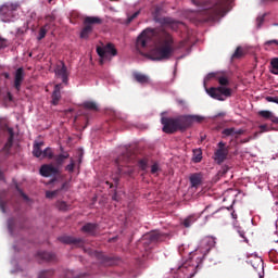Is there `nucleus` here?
I'll use <instances>...</instances> for the list:
<instances>
[{
    "label": "nucleus",
    "mask_w": 278,
    "mask_h": 278,
    "mask_svg": "<svg viewBox=\"0 0 278 278\" xmlns=\"http://www.w3.org/2000/svg\"><path fill=\"white\" fill-rule=\"evenodd\" d=\"M205 117L200 115H180L177 117H162L164 134H177V131H186L192 127L194 123H203Z\"/></svg>",
    "instance_id": "1"
},
{
    "label": "nucleus",
    "mask_w": 278,
    "mask_h": 278,
    "mask_svg": "<svg viewBox=\"0 0 278 278\" xmlns=\"http://www.w3.org/2000/svg\"><path fill=\"white\" fill-rule=\"evenodd\" d=\"M173 53H175V40L170 34H165L147 56L150 60L162 62V60H170Z\"/></svg>",
    "instance_id": "2"
},
{
    "label": "nucleus",
    "mask_w": 278,
    "mask_h": 278,
    "mask_svg": "<svg viewBox=\"0 0 278 278\" xmlns=\"http://www.w3.org/2000/svg\"><path fill=\"white\" fill-rule=\"evenodd\" d=\"M103 20L99 16H86L83 22V29L80 30V38L87 40L94 29L93 25H102Z\"/></svg>",
    "instance_id": "3"
},
{
    "label": "nucleus",
    "mask_w": 278,
    "mask_h": 278,
    "mask_svg": "<svg viewBox=\"0 0 278 278\" xmlns=\"http://www.w3.org/2000/svg\"><path fill=\"white\" fill-rule=\"evenodd\" d=\"M231 3H233V0H217L213 10L211 11V18L216 21V18L225 16V14L231 10Z\"/></svg>",
    "instance_id": "4"
},
{
    "label": "nucleus",
    "mask_w": 278,
    "mask_h": 278,
    "mask_svg": "<svg viewBox=\"0 0 278 278\" xmlns=\"http://www.w3.org/2000/svg\"><path fill=\"white\" fill-rule=\"evenodd\" d=\"M156 34H157V30L155 29H151V28L144 29L137 38L136 47L138 51H140V49H147V47H149L151 42H153V38H155Z\"/></svg>",
    "instance_id": "5"
},
{
    "label": "nucleus",
    "mask_w": 278,
    "mask_h": 278,
    "mask_svg": "<svg viewBox=\"0 0 278 278\" xmlns=\"http://www.w3.org/2000/svg\"><path fill=\"white\" fill-rule=\"evenodd\" d=\"M166 238H167L166 233L161 232L160 230H154L149 233H146L142 237L141 242H142L143 247H146V249H149V247H151V244H157L160 242H164V240H166Z\"/></svg>",
    "instance_id": "6"
},
{
    "label": "nucleus",
    "mask_w": 278,
    "mask_h": 278,
    "mask_svg": "<svg viewBox=\"0 0 278 278\" xmlns=\"http://www.w3.org/2000/svg\"><path fill=\"white\" fill-rule=\"evenodd\" d=\"M97 53L101 58L100 63L103 64L105 60H112L110 55L113 58L118 55V51L114 47V43H108L105 47H98L97 48Z\"/></svg>",
    "instance_id": "7"
},
{
    "label": "nucleus",
    "mask_w": 278,
    "mask_h": 278,
    "mask_svg": "<svg viewBox=\"0 0 278 278\" xmlns=\"http://www.w3.org/2000/svg\"><path fill=\"white\" fill-rule=\"evenodd\" d=\"M18 10V3L7 2L0 7V18L2 23H10L12 21V13Z\"/></svg>",
    "instance_id": "8"
},
{
    "label": "nucleus",
    "mask_w": 278,
    "mask_h": 278,
    "mask_svg": "<svg viewBox=\"0 0 278 278\" xmlns=\"http://www.w3.org/2000/svg\"><path fill=\"white\" fill-rule=\"evenodd\" d=\"M38 278H75V273L70 269H64L55 276V270L46 269L39 273Z\"/></svg>",
    "instance_id": "9"
},
{
    "label": "nucleus",
    "mask_w": 278,
    "mask_h": 278,
    "mask_svg": "<svg viewBox=\"0 0 278 278\" xmlns=\"http://www.w3.org/2000/svg\"><path fill=\"white\" fill-rule=\"evenodd\" d=\"M217 149L214 152V160L216 164H223L225 160H227V155H229V147L223 141H219L217 144Z\"/></svg>",
    "instance_id": "10"
},
{
    "label": "nucleus",
    "mask_w": 278,
    "mask_h": 278,
    "mask_svg": "<svg viewBox=\"0 0 278 278\" xmlns=\"http://www.w3.org/2000/svg\"><path fill=\"white\" fill-rule=\"evenodd\" d=\"M54 75L56 79H62L65 86H68V68L64 61H59L54 68Z\"/></svg>",
    "instance_id": "11"
},
{
    "label": "nucleus",
    "mask_w": 278,
    "mask_h": 278,
    "mask_svg": "<svg viewBox=\"0 0 278 278\" xmlns=\"http://www.w3.org/2000/svg\"><path fill=\"white\" fill-rule=\"evenodd\" d=\"M129 160H131V152H129V150H126L125 153H123L115 160L118 175H127V174L131 173L129 170L123 169V166H125V164H128Z\"/></svg>",
    "instance_id": "12"
},
{
    "label": "nucleus",
    "mask_w": 278,
    "mask_h": 278,
    "mask_svg": "<svg viewBox=\"0 0 278 278\" xmlns=\"http://www.w3.org/2000/svg\"><path fill=\"white\" fill-rule=\"evenodd\" d=\"M59 242L62 244H73L76 249H84L86 240L83 238H75L73 236H61L58 238Z\"/></svg>",
    "instance_id": "13"
},
{
    "label": "nucleus",
    "mask_w": 278,
    "mask_h": 278,
    "mask_svg": "<svg viewBox=\"0 0 278 278\" xmlns=\"http://www.w3.org/2000/svg\"><path fill=\"white\" fill-rule=\"evenodd\" d=\"M162 12L161 7H154L152 10V16L155 23H160V25H175V20L170 17H160Z\"/></svg>",
    "instance_id": "14"
},
{
    "label": "nucleus",
    "mask_w": 278,
    "mask_h": 278,
    "mask_svg": "<svg viewBox=\"0 0 278 278\" xmlns=\"http://www.w3.org/2000/svg\"><path fill=\"white\" fill-rule=\"evenodd\" d=\"M84 251H85V253H88V255H91V256L100 260L101 264H103L104 266H112V264H113L112 257L106 256L102 252L92 251L91 249H84Z\"/></svg>",
    "instance_id": "15"
},
{
    "label": "nucleus",
    "mask_w": 278,
    "mask_h": 278,
    "mask_svg": "<svg viewBox=\"0 0 278 278\" xmlns=\"http://www.w3.org/2000/svg\"><path fill=\"white\" fill-rule=\"evenodd\" d=\"M39 173L41 177H56L60 175V168L52 164H45L40 167Z\"/></svg>",
    "instance_id": "16"
},
{
    "label": "nucleus",
    "mask_w": 278,
    "mask_h": 278,
    "mask_svg": "<svg viewBox=\"0 0 278 278\" xmlns=\"http://www.w3.org/2000/svg\"><path fill=\"white\" fill-rule=\"evenodd\" d=\"M214 247H216V239H214V237H205L201 240L200 248L204 255H207Z\"/></svg>",
    "instance_id": "17"
},
{
    "label": "nucleus",
    "mask_w": 278,
    "mask_h": 278,
    "mask_svg": "<svg viewBox=\"0 0 278 278\" xmlns=\"http://www.w3.org/2000/svg\"><path fill=\"white\" fill-rule=\"evenodd\" d=\"M24 80H25V71L23 70V67H18L14 76V88L17 92H21V86H23Z\"/></svg>",
    "instance_id": "18"
},
{
    "label": "nucleus",
    "mask_w": 278,
    "mask_h": 278,
    "mask_svg": "<svg viewBox=\"0 0 278 278\" xmlns=\"http://www.w3.org/2000/svg\"><path fill=\"white\" fill-rule=\"evenodd\" d=\"M61 90H62V84H56L54 86V90H53L52 96H51V99H52L51 103H52V105H58L60 103V99H62Z\"/></svg>",
    "instance_id": "19"
},
{
    "label": "nucleus",
    "mask_w": 278,
    "mask_h": 278,
    "mask_svg": "<svg viewBox=\"0 0 278 278\" xmlns=\"http://www.w3.org/2000/svg\"><path fill=\"white\" fill-rule=\"evenodd\" d=\"M189 180L191 188H199L203 184V175L201 173L191 174Z\"/></svg>",
    "instance_id": "20"
},
{
    "label": "nucleus",
    "mask_w": 278,
    "mask_h": 278,
    "mask_svg": "<svg viewBox=\"0 0 278 278\" xmlns=\"http://www.w3.org/2000/svg\"><path fill=\"white\" fill-rule=\"evenodd\" d=\"M97 229H99V225L94 223H87L81 227L80 231H83V233H89V236H96Z\"/></svg>",
    "instance_id": "21"
},
{
    "label": "nucleus",
    "mask_w": 278,
    "mask_h": 278,
    "mask_svg": "<svg viewBox=\"0 0 278 278\" xmlns=\"http://www.w3.org/2000/svg\"><path fill=\"white\" fill-rule=\"evenodd\" d=\"M7 131L9 134V138L7 143L3 147V151H5V153H10V150L12 149V144H14V128L8 127Z\"/></svg>",
    "instance_id": "22"
},
{
    "label": "nucleus",
    "mask_w": 278,
    "mask_h": 278,
    "mask_svg": "<svg viewBox=\"0 0 278 278\" xmlns=\"http://www.w3.org/2000/svg\"><path fill=\"white\" fill-rule=\"evenodd\" d=\"M258 116L265 118L266 121H271L274 125H278V117L270 111H258Z\"/></svg>",
    "instance_id": "23"
},
{
    "label": "nucleus",
    "mask_w": 278,
    "mask_h": 278,
    "mask_svg": "<svg viewBox=\"0 0 278 278\" xmlns=\"http://www.w3.org/2000/svg\"><path fill=\"white\" fill-rule=\"evenodd\" d=\"M206 92L208 96H211L212 99H216L217 101H225V98L220 96V90L218 87H211L206 89Z\"/></svg>",
    "instance_id": "24"
},
{
    "label": "nucleus",
    "mask_w": 278,
    "mask_h": 278,
    "mask_svg": "<svg viewBox=\"0 0 278 278\" xmlns=\"http://www.w3.org/2000/svg\"><path fill=\"white\" fill-rule=\"evenodd\" d=\"M68 157H71V154H68V152H64L63 154H58L53 156L52 160H54L55 167L60 168L61 166H63L64 161L68 160Z\"/></svg>",
    "instance_id": "25"
},
{
    "label": "nucleus",
    "mask_w": 278,
    "mask_h": 278,
    "mask_svg": "<svg viewBox=\"0 0 278 278\" xmlns=\"http://www.w3.org/2000/svg\"><path fill=\"white\" fill-rule=\"evenodd\" d=\"M132 77H134L135 81H137V84H141V86L149 84V76H147L142 73L135 72L132 74Z\"/></svg>",
    "instance_id": "26"
},
{
    "label": "nucleus",
    "mask_w": 278,
    "mask_h": 278,
    "mask_svg": "<svg viewBox=\"0 0 278 278\" xmlns=\"http://www.w3.org/2000/svg\"><path fill=\"white\" fill-rule=\"evenodd\" d=\"M208 79H213L214 77L217 79L219 86H229V79L226 76L216 77V73H210L207 75Z\"/></svg>",
    "instance_id": "27"
},
{
    "label": "nucleus",
    "mask_w": 278,
    "mask_h": 278,
    "mask_svg": "<svg viewBox=\"0 0 278 278\" xmlns=\"http://www.w3.org/2000/svg\"><path fill=\"white\" fill-rule=\"evenodd\" d=\"M223 136L229 137V136H242L244 134L243 129L236 130L233 127L226 128L222 131Z\"/></svg>",
    "instance_id": "28"
},
{
    "label": "nucleus",
    "mask_w": 278,
    "mask_h": 278,
    "mask_svg": "<svg viewBox=\"0 0 278 278\" xmlns=\"http://www.w3.org/2000/svg\"><path fill=\"white\" fill-rule=\"evenodd\" d=\"M42 147H45V142H37L33 147V155L35 157H42Z\"/></svg>",
    "instance_id": "29"
},
{
    "label": "nucleus",
    "mask_w": 278,
    "mask_h": 278,
    "mask_svg": "<svg viewBox=\"0 0 278 278\" xmlns=\"http://www.w3.org/2000/svg\"><path fill=\"white\" fill-rule=\"evenodd\" d=\"M249 263L254 268V270H258V268H264V262L260 256H255L254 258L250 260Z\"/></svg>",
    "instance_id": "30"
},
{
    "label": "nucleus",
    "mask_w": 278,
    "mask_h": 278,
    "mask_svg": "<svg viewBox=\"0 0 278 278\" xmlns=\"http://www.w3.org/2000/svg\"><path fill=\"white\" fill-rule=\"evenodd\" d=\"M37 255L45 262H55V255L51 252H38Z\"/></svg>",
    "instance_id": "31"
},
{
    "label": "nucleus",
    "mask_w": 278,
    "mask_h": 278,
    "mask_svg": "<svg viewBox=\"0 0 278 278\" xmlns=\"http://www.w3.org/2000/svg\"><path fill=\"white\" fill-rule=\"evenodd\" d=\"M197 220H199V216L190 215V216H188L187 218L184 219L182 225L186 228L192 227V225H194V223H197Z\"/></svg>",
    "instance_id": "32"
},
{
    "label": "nucleus",
    "mask_w": 278,
    "mask_h": 278,
    "mask_svg": "<svg viewBox=\"0 0 278 278\" xmlns=\"http://www.w3.org/2000/svg\"><path fill=\"white\" fill-rule=\"evenodd\" d=\"M202 160H203V152L201 151V149L193 150V162L195 164H199V162H201Z\"/></svg>",
    "instance_id": "33"
},
{
    "label": "nucleus",
    "mask_w": 278,
    "mask_h": 278,
    "mask_svg": "<svg viewBox=\"0 0 278 278\" xmlns=\"http://www.w3.org/2000/svg\"><path fill=\"white\" fill-rule=\"evenodd\" d=\"M83 106L85 108V110H93L94 112L99 110V106H97V103L92 101L84 102Z\"/></svg>",
    "instance_id": "34"
},
{
    "label": "nucleus",
    "mask_w": 278,
    "mask_h": 278,
    "mask_svg": "<svg viewBox=\"0 0 278 278\" xmlns=\"http://www.w3.org/2000/svg\"><path fill=\"white\" fill-rule=\"evenodd\" d=\"M219 90L220 97H231V88L227 87H217Z\"/></svg>",
    "instance_id": "35"
},
{
    "label": "nucleus",
    "mask_w": 278,
    "mask_h": 278,
    "mask_svg": "<svg viewBox=\"0 0 278 278\" xmlns=\"http://www.w3.org/2000/svg\"><path fill=\"white\" fill-rule=\"evenodd\" d=\"M270 66H271V73L273 75H278V58H274L270 61Z\"/></svg>",
    "instance_id": "36"
},
{
    "label": "nucleus",
    "mask_w": 278,
    "mask_h": 278,
    "mask_svg": "<svg viewBox=\"0 0 278 278\" xmlns=\"http://www.w3.org/2000/svg\"><path fill=\"white\" fill-rule=\"evenodd\" d=\"M47 31H49V25H45L39 29V36L37 40H42L47 36Z\"/></svg>",
    "instance_id": "37"
},
{
    "label": "nucleus",
    "mask_w": 278,
    "mask_h": 278,
    "mask_svg": "<svg viewBox=\"0 0 278 278\" xmlns=\"http://www.w3.org/2000/svg\"><path fill=\"white\" fill-rule=\"evenodd\" d=\"M56 207L60 212H68L70 205H67L66 202H64V201H58Z\"/></svg>",
    "instance_id": "38"
},
{
    "label": "nucleus",
    "mask_w": 278,
    "mask_h": 278,
    "mask_svg": "<svg viewBox=\"0 0 278 278\" xmlns=\"http://www.w3.org/2000/svg\"><path fill=\"white\" fill-rule=\"evenodd\" d=\"M55 155H53V150L51 148H46L41 154V157H48V160H53Z\"/></svg>",
    "instance_id": "39"
},
{
    "label": "nucleus",
    "mask_w": 278,
    "mask_h": 278,
    "mask_svg": "<svg viewBox=\"0 0 278 278\" xmlns=\"http://www.w3.org/2000/svg\"><path fill=\"white\" fill-rule=\"evenodd\" d=\"M65 170L67 173H75V160L71 159L70 164L65 166Z\"/></svg>",
    "instance_id": "40"
},
{
    "label": "nucleus",
    "mask_w": 278,
    "mask_h": 278,
    "mask_svg": "<svg viewBox=\"0 0 278 278\" xmlns=\"http://www.w3.org/2000/svg\"><path fill=\"white\" fill-rule=\"evenodd\" d=\"M265 18H266V14L260 15L256 18V27H257V29H260L262 27V25H264Z\"/></svg>",
    "instance_id": "41"
},
{
    "label": "nucleus",
    "mask_w": 278,
    "mask_h": 278,
    "mask_svg": "<svg viewBox=\"0 0 278 278\" xmlns=\"http://www.w3.org/2000/svg\"><path fill=\"white\" fill-rule=\"evenodd\" d=\"M244 53L242 52V48L238 47L235 51V53L232 54V58L235 59H239L242 58Z\"/></svg>",
    "instance_id": "42"
},
{
    "label": "nucleus",
    "mask_w": 278,
    "mask_h": 278,
    "mask_svg": "<svg viewBox=\"0 0 278 278\" xmlns=\"http://www.w3.org/2000/svg\"><path fill=\"white\" fill-rule=\"evenodd\" d=\"M140 16V10L135 12L132 15H128L127 23H131L135 18H138Z\"/></svg>",
    "instance_id": "43"
},
{
    "label": "nucleus",
    "mask_w": 278,
    "mask_h": 278,
    "mask_svg": "<svg viewBox=\"0 0 278 278\" xmlns=\"http://www.w3.org/2000/svg\"><path fill=\"white\" fill-rule=\"evenodd\" d=\"M58 192H60V190L47 191V192H46V198H47V199H53L54 197L58 195Z\"/></svg>",
    "instance_id": "44"
},
{
    "label": "nucleus",
    "mask_w": 278,
    "mask_h": 278,
    "mask_svg": "<svg viewBox=\"0 0 278 278\" xmlns=\"http://www.w3.org/2000/svg\"><path fill=\"white\" fill-rule=\"evenodd\" d=\"M273 45H276V47H278V39H271L264 42L265 47H273Z\"/></svg>",
    "instance_id": "45"
},
{
    "label": "nucleus",
    "mask_w": 278,
    "mask_h": 278,
    "mask_svg": "<svg viewBox=\"0 0 278 278\" xmlns=\"http://www.w3.org/2000/svg\"><path fill=\"white\" fill-rule=\"evenodd\" d=\"M265 101H267L268 103H277L278 105V97H270V96H267L265 98Z\"/></svg>",
    "instance_id": "46"
},
{
    "label": "nucleus",
    "mask_w": 278,
    "mask_h": 278,
    "mask_svg": "<svg viewBox=\"0 0 278 278\" xmlns=\"http://www.w3.org/2000/svg\"><path fill=\"white\" fill-rule=\"evenodd\" d=\"M147 159H141L139 161V167L141 168V170H147Z\"/></svg>",
    "instance_id": "47"
},
{
    "label": "nucleus",
    "mask_w": 278,
    "mask_h": 278,
    "mask_svg": "<svg viewBox=\"0 0 278 278\" xmlns=\"http://www.w3.org/2000/svg\"><path fill=\"white\" fill-rule=\"evenodd\" d=\"M260 136V132H254L253 136L248 137L247 139L243 140V142H251V140H255Z\"/></svg>",
    "instance_id": "48"
},
{
    "label": "nucleus",
    "mask_w": 278,
    "mask_h": 278,
    "mask_svg": "<svg viewBox=\"0 0 278 278\" xmlns=\"http://www.w3.org/2000/svg\"><path fill=\"white\" fill-rule=\"evenodd\" d=\"M157 170H160V165H157V163H154V164L151 166V173H152V175H155V173H157Z\"/></svg>",
    "instance_id": "49"
},
{
    "label": "nucleus",
    "mask_w": 278,
    "mask_h": 278,
    "mask_svg": "<svg viewBox=\"0 0 278 278\" xmlns=\"http://www.w3.org/2000/svg\"><path fill=\"white\" fill-rule=\"evenodd\" d=\"M8 47V40L0 37V49Z\"/></svg>",
    "instance_id": "50"
},
{
    "label": "nucleus",
    "mask_w": 278,
    "mask_h": 278,
    "mask_svg": "<svg viewBox=\"0 0 278 278\" xmlns=\"http://www.w3.org/2000/svg\"><path fill=\"white\" fill-rule=\"evenodd\" d=\"M194 5H203L205 3V0H191Z\"/></svg>",
    "instance_id": "51"
},
{
    "label": "nucleus",
    "mask_w": 278,
    "mask_h": 278,
    "mask_svg": "<svg viewBox=\"0 0 278 278\" xmlns=\"http://www.w3.org/2000/svg\"><path fill=\"white\" fill-rule=\"evenodd\" d=\"M260 129H261V131H258V134H264V131H268V126H266V125H261V126H260Z\"/></svg>",
    "instance_id": "52"
},
{
    "label": "nucleus",
    "mask_w": 278,
    "mask_h": 278,
    "mask_svg": "<svg viewBox=\"0 0 278 278\" xmlns=\"http://www.w3.org/2000/svg\"><path fill=\"white\" fill-rule=\"evenodd\" d=\"M0 208L2 210L3 214H5V203H3V201H0Z\"/></svg>",
    "instance_id": "53"
},
{
    "label": "nucleus",
    "mask_w": 278,
    "mask_h": 278,
    "mask_svg": "<svg viewBox=\"0 0 278 278\" xmlns=\"http://www.w3.org/2000/svg\"><path fill=\"white\" fill-rule=\"evenodd\" d=\"M23 199H25V201H29V197H27V194H25L23 191H20Z\"/></svg>",
    "instance_id": "54"
},
{
    "label": "nucleus",
    "mask_w": 278,
    "mask_h": 278,
    "mask_svg": "<svg viewBox=\"0 0 278 278\" xmlns=\"http://www.w3.org/2000/svg\"><path fill=\"white\" fill-rule=\"evenodd\" d=\"M5 180V176L3 175V172H1L0 169V181H4Z\"/></svg>",
    "instance_id": "55"
},
{
    "label": "nucleus",
    "mask_w": 278,
    "mask_h": 278,
    "mask_svg": "<svg viewBox=\"0 0 278 278\" xmlns=\"http://www.w3.org/2000/svg\"><path fill=\"white\" fill-rule=\"evenodd\" d=\"M2 75H3V77H4L5 79H10V74H9V73H3Z\"/></svg>",
    "instance_id": "56"
},
{
    "label": "nucleus",
    "mask_w": 278,
    "mask_h": 278,
    "mask_svg": "<svg viewBox=\"0 0 278 278\" xmlns=\"http://www.w3.org/2000/svg\"><path fill=\"white\" fill-rule=\"evenodd\" d=\"M178 103H179V105H186V101H184V100H178Z\"/></svg>",
    "instance_id": "57"
},
{
    "label": "nucleus",
    "mask_w": 278,
    "mask_h": 278,
    "mask_svg": "<svg viewBox=\"0 0 278 278\" xmlns=\"http://www.w3.org/2000/svg\"><path fill=\"white\" fill-rule=\"evenodd\" d=\"M232 218H238V215H236V213L231 214Z\"/></svg>",
    "instance_id": "58"
},
{
    "label": "nucleus",
    "mask_w": 278,
    "mask_h": 278,
    "mask_svg": "<svg viewBox=\"0 0 278 278\" xmlns=\"http://www.w3.org/2000/svg\"><path fill=\"white\" fill-rule=\"evenodd\" d=\"M66 184H63L60 190H64Z\"/></svg>",
    "instance_id": "59"
},
{
    "label": "nucleus",
    "mask_w": 278,
    "mask_h": 278,
    "mask_svg": "<svg viewBox=\"0 0 278 278\" xmlns=\"http://www.w3.org/2000/svg\"><path fill=\"white\" fill-rule=\"evenodd\" d=\"M241 238H244V232H239Z\"/></svg>",
    "instance_id": "60"
},
{
    "label": "nucleus",
    "mask_w": 278,
    "mask_h": 278,
    "mask_svg": "<svg viewBox=\"0 0 278 278\" xmlns=\"http://www.w3.org/2000/svg\"><path fill=\"white\" fill-rule=\"evenodd\" d=\"M217 116H225V113H219Z\"/></svg>",
    "instance_id": "61"
},
{
    "label": "nucleus",
    "mask_w": 278,
    "mask_h": 278,
    "mask_svg": "<svg viewBox=\"0 0 278 278\" xmlns=\"http://www.w3.org/2000/svg\"><path fill=\"white\" fill-rule=\"evenodd\" d=\"M113 201H116V194L113 195Z\"/></svg>",
    "instance_id": "62"
},
{
    "label": "nucleus",
    "mask_w": 278,
    "mask_h": 278,
    "mask_svg": "<svg viewBox=\"0 0 278 278\" xmlns=\"http://www.w3.org/2000/svg\"><path fill=\"white\" fill-rule=\"evenodd\" d=\"M276 228L278 229V219L276 220Z\"/></svg>",
    "instance_id": "63"
},
{
    "label": "nucleus",
    "mask_w": 278,
    "mask_h": 278,
    "mask_svg": "<svg viewBox=\"0 0 278 278\" xmlns=\"http://www.w3.org/2000/svg\"><path fill=\"white\" fill-rule=\"evenodd\" d=\"M55 180H56V179H55V178H53L50 182H51V184H53V181H55Z\"/></svg>",
    "instance_id": "64"
}]
</instances>
